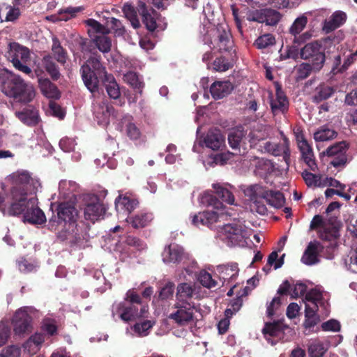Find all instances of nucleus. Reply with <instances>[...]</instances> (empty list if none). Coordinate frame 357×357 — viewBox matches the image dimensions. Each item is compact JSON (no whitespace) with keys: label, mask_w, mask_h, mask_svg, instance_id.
<instances>
[{"label":"nucleus","mask_w":357,"mask_h":357,"mask_svg":"<svg viewBox=\"0 0 357 357\" xmlns=\"http://www.w3.org/2000/svg\"><path fill=\"white\" fill-rule=\"evenodd\" d=\"M82 79L86 87L91 92H99V79L105 86L109 98H112V82L105 68L96 58H90L80 69Z\"/></svg>","instance_id":"1"},{"label":"nucleus","mask_w":357,"mask_h":357,"mask_svg":"<svg viewBox=\"0 0 357 357\" xmlns=\"http://www.w3.org/2000/svg\"><path fill=\"white\" fill-rule=\"evenodd\" d=\"M0 77L2 92L16 102L27 103L35 97L33 88L17 75L8 73Z\"/></svg>","instance_id":"2"},{"label":"nucleus","mask_w":357,"mask_h":357,"mask_svg":"<svg viewBox=\"0 0 357 357\" xmlns=\"http://www.w3.org/2000/svg\"><path fill=\"white\" fill-rule=\"evenodd\" d=\"M147 312L148 305L142 301L138 294L132 290L127 292L126 301L121 303L117 310L120 318L125 321L145 317Z\"/></svg>","instance_id":"3"},{"label":"nucleus","mask_w":357,"mask_h":357,"mask_svg":"<svg viewBox=\"0 0 357 357\" xmlns=\"http://www.w3.org/2000/svg\"><path fill=\"white\" fill-rule=\"evenodd\" d=\"M11 181V196L17 197L21 194L29 195L36 193L40 186L39 181L33 178L26 170H17L9 176Z\"/></svg>","instance_id":"4"},{"label":"nucleus","mask_w":357,"mask_h":357,"mask_svg":"<svg viewBox=\"0 0 357 357\" xmlns=\"http://www.w3.org/2000/svg\"><path fill=\"white\" fill-rule=\"evenodd\" d=\"M106 24H102L97 20L89 18L84 21V24L89 27L88 33L93 40L96 46L102 52H108L110 50L112 43L108 34L111 29Z\"/></svg>","instance_id":"5"},{"label":"nucleus","mask_w":357,"mask_h":357,"mask_svg":"<svg viewBox=\"0 0 357 357\" xmlns=\"http://www.w3.org/2000/svg\"><path fill=\"white\" fill-rule=\"evenodd\" d=\"M310 229L312 230L320 228L319 231V237L326 242H328L327 249L334 251L337 246V239L340 236L339 228L331 221H324L320 215H315L310 222Z\"/></svg>","instance_id":"6"},{"label":"nucleus","mask_w":357,"mask_h":357,"mask_svg":"<svg viewBox=\"0 0 357 357\" xmlns=\"http://www.w3.org/2000/svg\"><path fill=\"white\" fill-rule=\"evenodd\" d=\"M6 57L17 70L27 75L32 73L31 69L26 65L31 59V53L28 47L16 42L10 43L6 52Z\"/></svg>","instance_id":"7"},{"label":"nucleus","mask_w":357,"mask_h":357,"mask_svg":"<svg viewBox=\"0 0 357 357\" xmlns=\"http://www.w3.org/2000/svg\"><path fill=\"white\" fill-rule=\"evenodd\" d=\"M211 43L213 49L218 53H229L231 56L235 53L232 35L227 24H218L213 30Z\"/></svg>","instance_id":"8"},{"label":"nucleus","mask_w":357,"mask_h":357,"mask_svg":"<svg viewBox=\"0 0 357 357\" xmlns=\"http://www.w3.org/2000/svg\"><path fill=\"white\" fill-rule=\"evenodd\" d=\"M137 11L143 24L149 31L153 32L158 28L164 29L166 27L165 17L155 11L149 3L139 1Z\"/></svg>","instance_id":"9"},{"label":"nucleus","mask_w":357,"mask_h":357,"mask_svg":"<svg viewBox=\"0 0 357 357\" xmlns=\"http://www.w3.org/2000/svg\"><path fill=\"white\" fill-rule=\"evenodd\" d=\"M57 215H53L49 220L47 227L52 231L59 230L60 225H72L77 222V210L68 203H61L56 208Z\"/></svg>","instance_id":"10"},{"label":"nucleus","mask_w":357,"mask_h":357,"mask_svg":"<svg viewBox=\"0 0 357 357\" xmlns=\"http://www.w3.org/2000/svg\"><path fill=\"white\" fill-rule=\"evenodd\" d=\"M300 56L302 59L307 60L314 66V72L320 71L326 61L324 50L317 40L305 45L301 50Z\"/></svg>","instance_id":"11"},{"label":"nucleus","mask_w":357,"mask_h":357,"mask_svg":"<svg viewBox=\"0 0 357 357\" xmlns=\"http://www.w3.org/2000/svg\"><path fill=\"white\" fill-rule=\"evenodd\" d=\"M84 218L94 223L95 221L103 218L106 209L99 197L94 194H86L84 196Z\"/></svg>","instance_id":"12"},{"label":"nucleus","mask_w":357,"mask_h":357,"mask_svg":"<svg viewBox=\"0 0 357 357\" xmlns=\"http://www.w3.org/2000/svg\"><path fill=\"white\" fill-rule=\"evenodd\" d=\"M176 310L168 318L178 326H185L194 320L195 304L176 302L173 307Z\"/></svg>","instance_id":"13"},{"label":"nucleus","mask_w":357,"mask_h":357,"mask_svg":"<svg viewBox=\"0 0 357 357\" xmlns=\"http://www.w3.org/2000/svg\"><path fill=\"white\" fill-rule=\"evenodd\" d=\"M348 144L345 141L334 144L327 148L324 154L328 157H333L330 164L334 167H343L347 162V151Z\"/></svg>","instance_id":"14"},{"label":"nucleus","mask_w":357,"mask_h":357,"mask_svg":"<svg viewBox=\"0 0 357 357\" xmlns=\"http://www.w3.org/2000/svg\"><path fill=\"white\" fill-rule=\"evenodd\" d=\"M327 245H324L318 241L310 242L301 257V261L308 266L315 264L319 262L318 255L319 252H324L326 248L327 258L332 259L333 257V252L327 249Z\"/></svg>","instance_id":"15"},{"label":"nucleus","mask_w":357,"mask_h":357,"mask_svg":"<svg viewBox=\"0 0 357 357\" xmlns=\"http://www.w3.org/2000/svg\"><path fill=\"white\" fill-rule=\"evenodd\" d=\"M275 98H271L270 100L271 112L273 115H277L280 113L284 114L289 109V100L285 93L282 91L280 84L275 82Z\"/></svg>","instance_id":"16"},{"label":"nucleus","mask_w":357,"mask_h":357,"mask_svg":"<svg viewBox=\"0 0 357 357\" xmlns=\"http://www.w3.org/2000/svg\"><path fill=\"white\" fill-rule=\"evenodd\" d=\"M115 209L118 213H125L127 217L139 205V201L132 195L126 193L119 195L115 199Z\"/></svg>","instance_id":"17"},{"label":"nucleus","mask_w":357,"mask_h":357,"mask_svg":"<svg viewBox=\"0 0 357 357\" xmlns=\"http://www.w3.org/2000/svg\"><path fill=\"white\" fill-rule=\"evenodd\" d=\"M56 231L57 232V238L60 241H68L72 245L77 243L82 238L79 232L77 223H73L72 225L63 224Z\"/></svg>","instance_id":"18"},{"label":"nucleus","mask_w":357,"mask_h":357,"mask_svg":"<svg viewBox=\"0 0 357 357\" xmlns=\"http://www.w3.org/2000/svg\"><path fill=\"white\" fill-rule=\"evenodd\" d=\"M27 203L28 208L24 214V221L35 225L45 222L46 217L43 211L37 206L36 199L29 198V202Z\"/></svg>","instance_id":"19"},{"label":"nucleus","mask_w":357,"mask_h":357,"mask_svg":"<svg viewBox=\"0 0 357 357\" xmlns=\"http://www.w3.org/2000/svg\"><path fill=\"white\" fill-rule=\"evenodd\" d=\"M32 317L26 311L18 310L15 312L13 324L15 334L22 335L31 330Z\"/></svg>","instance_id":"20"},{"label":"nucleus","mask_w":357,"mask_h":357,"mask_svg":"<svg viewBox=\"0 0 357 357\" xmlns=\"http://www.w3.org/2000/svg\"><path fill=\"white\" fill-rule=\"evenodd\" d=\"M15 116L25 125L36 126L40 121L38 110L31 105H28L22 110L16 112Z\"/></svg>","instance_id":"21"},{"label":"nucleus","mask_w":357,"mask_h":357,"mask_svg":"<svg viewBox=\"0 0 357 357\" xmlns=\"http://www.w3.org/2000/svg\"><path fill=\"white\" fill-rule=\"evenodd\" d=\"M289 326L284 324V319H279L273 322H266L262 328L264 337L270 342L269 337H280Z\"/></svg>","instance_id":"22"},{"label":"nucleus","mask_w":357,"mask_h":357,"mask_svg":"<svg viewBox=\"0 0 357 357\" xmlns=\"http://www.w3.org/2000/svg\"><path fill=\"white\" fill-rule=\"evenodd\" d=\"M347 14L342 10L335 11L323 23L322 30L329 33L342 26L347 21Z\"/></svg>","instance_id":"23"},{"label":"nucleus","mask_w":357,"mask_h":357,"mask_svg":"<svg viewBox=\"0 0 357 357\" xmlns=\"http://www.w3.org/2000/svg\"><path fill=\"white\" fill-rule=\"evenodd\" d=\"M133 118L130 115H126L117 126V130L121 132L125 131L127 136L131 140H137L141 136L139 128L133 123Z\"/></svg>","instance_id":"24"},{"label":"nucleus","mask_w":357,"mask_h":357,"mask_svg":"<svg viewBox=\"0 0 357 357\" xmlns=\"http://www.w3.org/2000/svg\"><path fill=\"white\" fill-rule=\"evenodd\" d=\"M234 90V85L229 81H215L210 87V92L215 100L223 98Z\"/></svg>","instance_id":"25"},{"label":"nucleus","mask_w":357,"mask_h":357,"mask_svg":"<svg viewBox=\"0 0 357 357\" xmlns=\"http://www.w3.org/2000/svg\"><path fill=\"white\" fill-rule=\"evenodd\" d=\"M222 233L226 238L232 243L241 241L242 234L244 231V227L240 221H235L232 223H228L222 228Z\"/></svg>","instance_id":"26"},{"label":"nucleus","mask_w":357,"mask_h":357,"mask_svg":"<svg viewBox=\"0 0 357 357\" xmlns=\"http://www.w3.org/2000/svg\"><path fill=\"white\" fill-rule=\"evenodd\" d=\"M162 256L165 263L178 264L185 258V252L179 245H169L165 249Z\"/></svg>","instance_id":"27"},{"label":"nucleus","mask_w":357,"mask_h":357,"mask_svg":"<svg viewBox=\"0 0 357 357\" xmlns=\"http://www.w3.org/2000/svg\"><path fill=\"white\" fill-rule=\"evenodd\" d=\"M264 151L275 156L282 155L287 166L290 160V150L287 145L266 142L263 146Z\"/></svg>","instance_id":"28"},{"label":"nucleus","mask_w":357,"mask_h":357,"mask_svg":"<svg viewBox=\"0 0 357 357\" xmlns=\"http://www.w3.org/2000/svg\"><path fill=\"white\" fill-rule=\"evenodd\" d=\"M298 149L301 153L302 159L309 168L315 172L317 169V165L315 162L312 146L308 144L307 140H302L298 142Z\"/></svg>","instance_id":"29"},{"label":"nucleus","mask_w":357,"mask_h":357,"mask_svg":"<svg viewBox=\"0 0 357 357\" xmlns=\"http://www.w3.org/2000/svg\"><path fill=\"white\" fill-rule=\"evenodd\" d=\"M218 215L214 211L199 212L192 216V224L195 227L207 226L210 227L216 222Z\"/></svg>","instance_id":"30"},{"label":"nucleus","mask_w":357,"mask_h":357,"mask_svg":"<svg viewBox=\"0 0 357 357\" xmlns=\"http://www.w3.org/2000/svg\"><path fill=\"white\" fill-rule=\"evenodd\" d=\"M195 294V288L190 284L183 282L176 287V298L177 303H195L191 300Z\"/></svg>","instance_id":"31"},{"label":"nucleus","mask_w":357,"mask_h":357,"mask_svg":"<svg viewBox=\"0 0 357 357\" xmlns=\"http://www.w3.org/2000/svg\"><path fill=\"white\" fill-rule=\"evenodd\" d=\"M27 195H28L21 194L17 197L12 196L13 202L8 210L10 215H18L22 213H25L28 208L27 202H29Z\"/></svg>","instance_id":"32"},{"label":"nucleus","mask_w":357,"mask_h":357,"mask_svg":"<svg viewBox=\"0 0 357 357\" xmlns=\"http://www.w3.org/2000/svg\"><path fill=\"white\" fill-rule=\"evenodd\" d=\"M217 269L220 274V279L223 280V282L235 280L239 271L238 264L236 262L219 265Z\"/></svg>","instance_id":"33"},{"label":"nucleus","mask_w":357,"mask_h":357,"mask_svg":"<svg viewBox=\"0 0 357 357\" xmlns=\"http://www.w3.org/2000/svg\"><path fill=\"white\" fill-rule=\"evenodd\" d=\"M268 190L266 188L259 185L254 184L248 186L245 190V195L249 197L253 203H259L261 199H265Z\"/></svg>","instance_id":"34"},{"label":"nucleus","mask_w":357,"mask_h":357,"mask_svg":"<svg viewBox=\"0 0 357 357\" xmlns=\"http://www.w3.org/2000/svg\"><path fill=\"white\" fill-rule=\"evenodd\" d=\"M204 145L212 150H218L224 142V138L220 130H209L203 141Z\"/></svg>","instance_id":"35"},{"label":"nucleus","mask_w":357,"mask_h":357,"mask_svg":"<svg viewBox=\"0 0 357 357\" xmlns=\"http://www.w3.org/2000/svg\"><path fill=\"white\" fill-rule=\"evenodd\" d=\"M335 92V89L326 83H321L318 85L312 96V102L319 103L330 98Z\"/></svg>","instance_id":"36"},{"label":"nucleus","mask_w":357,"mask_h":357,"mask_svg":"<svg viewBox=\"0 0 357 357\" xmlns=\"http://www.w3.org/2000/svg\"><path fill=\"white\" fill-rule=\"evenodd\" d=\"M38 84L41 93L48 98L59 99L60 92L57 86L48 78H38Z\"/></svg>","instance_id":"37"},{"label":"nucleus","mask_w":357,"mask_h":357,"mask_svg":"<svg viewBox=\"0 0 357 357\" xmlns=\"http://www.w3.org/2000/svg\"><path fill=\"white\" fill-rule=\"evenodd\" d=\"M153 219V213L141 212L130 218L128 216L126 220L127 222L130 223L133 228L139 229L148 226Z\"/></svg>","instance_id":"38"},{"label":"nucleus","mask_w":357,"mask_h":357,"mask_svg":"<svg viewBox=\"0 0 357 357\" xmlns=\"http://www.w3.org/2000/svg\"><path fill=\"white\" fill-rule=\"evenodd\" d=\"M41 66L45 69L47 73L50 75L51 78L57 81L60 77L61 73L58 66L54 62V59L50 54L45 55L41 59Z\"/></svg>","instance_id":"39"},{"label":"nucleus","mask_w":357,"mask_h":357,"mask_svg":"<svg viewBox=\"0 0 357 357\" xmlns=\"http://www.w3.org/2000/svg\"><path fill=\"white\" fill-rule=\"evenodd\" d=\"M51 50L54 55V59L57 61L59 63L64 66L68 59V52L66 49H64L56 37L52 38V45Z\"/></svg>","instance_id":"40"},{"label":"nucleus","mask_w":357,"mask_h":357,"mask_svg":"<svg viewBox=\"0 0 357 357\" xmlns=\"http://www.w3.org/2000/svg\"><path fill=\"white\" fill-rule=\"evenodd\" d=\"M123 80L139 94L142 93L144 82L142 77L135 72L128 71L123 75Z\"/></svg>","instance_id":"41"},{"label":"nucleus","mask_w":357,"mask_h":357,"mask_svg":"<svg viewBox=\"0 0 357 357\" xmlns=\"http://www.w3.org/2000/svg\"><path fill=\"white\" fill-rule=\"evenodd\" d=\"M273 164L269 160L257 158L255 169V173L257 176L261 178H265L273 172Z\"/></svg>","instance_id":"42"},{"label":"nucleus","mask_w":357,"mask_h":357,"mask_svg":"<svg viewBox=\"0 0 357 357\" xmlns=\"http://www.w3.org/2000/svg\"><path fill=\"white\" fill-rule=\"evenodd\" d=\"M233 66L232 59L221 55L216 57L212 63V69L215 72L222 73L231 69Z\"/></svg>","instance_id":"43"},{"label":"nucleus","mask_w":357,"mask_h":357,"mask_svg":"<svg viewBox=\"0 0 357 357\" xmlns=\"http://www.w3.org/2000/svg\"><path fill=\"white\" fill-rule=\"evenodd\" d=\"M123 12L126 17L130 22L133 28L138 29L141 26L140 22L137 17V14H139L137 8L135 9L131 3H126L123 7Z\"/></svg>","instance_id":"44"},{"label":"nucleus","mask_w":357,"mask_h":357,"mask_svg":"<svg viewBox=\"0 0 357 357\" xmlns=\"http://www.w3.org/2000/svg\"><path fill=\"white\" fill-rule=\"evenodd\" d=\"M110 107L109 105H100L96 112V118L100 126H108L110 121Z\"/></svg>","instance_id":"45"},{"label":"nucleus","mask_w":357,"mask_h":357,"mask_svg":"<svg viewBox=\"0 0 357 357\" xmlns=\"http://www.w3.org/2000/svg\"><path fill=\"white\" fill-rule=\"evenodd\" d=\"M265 200L268 204L277 208H281L285 202L284 195L280 191L274 190H268Z\"/></svg>","instance_id":"46"},{"label":"nucleus","mask_w":357,"mask_h":357,"mask_svg":"<svg viewBox=\"0 0 357 357\" xmlns=\"http://www.w3.org/2000/svg\"><path fill=\"white\" fill-rule=\"evenodd\" d=\"M213 187L215 190V194L222 202H226L229 204H234L235 199L231 191L219 184H213Z\"/></svg>","instance_id":"47"},{"label":"nucleus","mask_w":357,"mask_h":357,"mask_svg":"<svg viewBox=\"0 0 357 357\" xmlns=\"http://www.w3.org/2000/svg\"><path fill=\"white\" fill-rule=\"evenodd\" d=\"M243 137L244 132L241 130H233L228 135V142L229 146L239 155L241 154L239 146Z\"/></svg>","instance_id":"48"},{"label":"nucleus","mask_w":357,"mask_h":357,"mask_svg":"<svg viewBox=\"0 0 357 357\" xmlns=\"http://www.w3.org/2000/svg\"><path fill=\"white\" fill-rule=\"evenodd\" d=\"M337 135L334 130L323 126L314 133V139L316 142H325L335 138Z\"/></svg>","instance_id":"49"},{"label":"nucleus","mask_w":357,"mask_h":357,"mask_svg":"<svg viewBox=\"0 0 357 357\" xmlns=\"http://www.w3.org/2000/svg\"><path fill=\"white\" fill-rule=\"evenodd\" d=\"M41 330L49 336H54L58 333V324L54 319L46 317L41 322Z\"/></svg>","instance_id":"50"},{"label":"nucleus","mask_w":357,"mask_h":357,"mask_svg":"<svg viewBox=\"0 0 357 357\" xmlns=\"http://www.w3.org/2000/svg\"><path fill=\"white\" fill-rule=\"evenodd\" d=\"M307 17L305 15H302L297 17L289 28V33L296 36L301 33L307 24Z\"/></svg>","instance_id":"51"},{"label":"nucleus","mask_w":357,"mask_h":357,"mask_svg":"<svg viewBox=\"0 0 357 357\" xmlns=\"http://www.w3.org/2000/svg\"><path fill=\"white\" fill-rule=\"evenodd\" d=\"M314 72V66L310 63L303 62L298 66L296 69L297 79L303 80L307 78L312 72Z\"/></svg>","instance_id":"52"},{"label":"nucleus","mask_w":357,"mask_h":357,"mask_svg":"<svg viewBox=\"0 0 357 357\" xmlns=\"http://www.w3.org/2000/svg\"><path fill=\"white\" fill-rule=\"evenodd\" d=\"M121 91L126 95V92H128L126 88L123 87L121 89L119 87V84L116 82L113 77V104L119 106H122L125 104L124 98L121 96Z\"/></svg>","instance_id":"53"},{"label":"nucleus","mask_w":357,"mask_h":357,"mask_svg":"<svg viewBox=\"0 0 357 357\" xmlns=\"http://www.w3.org/2000/svg\"><path fill=\"white\" fill-rule=\"evenodd\" d=\"M305 300L310 302L312 305L317 307V305H324L322 294L316 289H312L305 294Z\"/></svg>","instance_id":"54"},{"label":"nucleus","mask_w":357,"mask_h":357,"mask_svg":"<svg viewBox=\"0 0 357 357\" xmlns=\"http://www.w3.org/2000/svg\"><path fill=\"white\" fill-rule=\"evenodd\" d=\"M326 350L324 344L319 341L312 342L308 347V353L310 357H323Z\"/></svg>","instance_id":"55"},{"label":"nucleus","mask_w":357,"mask_h":357,"mask_svg":"<svg viewBox=\"0 0 357 357\" xmlns=\"http://www.w3.org/2000/svg\"><path fill=\"white\" fill-rule=\"evenodd\" d=\"M198 280L202 286L208 289L215 287L217 285L216 281L213 280L211 275L206 271H200Z\"/></svg>","instance_id":"56"},{"label":"nucleus","mask_w":357,"mask_h":357,"mask_svg":"<svg viewBox=\"0 0 357 357\" xmlns=\"http://www.w3.org/2000/svg\"><path fill=\"white\" fill-rule=\"evenodd\" d=\"M153 322L149 320L136 323L133 326V330L140 336H146L149 333V331L153 327Z\"/></svg>","instance_id":"57"},{"label":"nucleus","mask_w":357,"mask_h":357,"mask_svg":"<svg viewBox=\"0 0 357 357\" xmlns=\"http://www.w3.org/2000/svg\"><path fill=\"white\" fill-rule=\"evenodd\" d=\"M175 289V284L172 282H167L159 291V298L161 300H167L173 297Z\"/></svg>","instance_id":"58"},{"label":"nucleus","mask_w":357,"mask_h":357,"mask_svg":"<svg viewBox=\"0 0 357 357\" xmlns=\"http://www.w3.org/2000/svg\"><path fill=\"white\" fill-rule=\"evenodd\" d=\"M282 304L281 298L274 297L273 300L267 305L266 315L271 319L273 316L279 310Z\"/></svg>","instance_id":"59"},{"label":"nucleus","mask_w":357,"mask_h":357,"mask_svg":"<svg viewBox=\"0 0 357 357\" xmlns=\"http://www.w3.org/2000/svg\"><path fill=\"white\" fill-rule=\"evenodd\" d=\"M275 42L274 37L271 34H264L259 36L255 43V45L258 49H264L271 45H273Z\"/></svg>","instance_id":"60"},{"label":"nucleus","mask_w":357,"mask_h":357,"mask_svg":"<svg viewBox=\"0 0 357 357\" xmlns=\"http://www.w3.org/2000/svg\"><path fill=\"white\" fill-rule=\"evenodd\" d=\"M45 340V335L42 333H36L32 335L29 340L25 342L24 347H30L34 344L36 347L40 346Z\"/></svg>","instance_id":"61"},{"label":"nucleus","mask_w":357,"mask_h":357,"mask_svg":"<svg viewBox=\"0 0 357 357\" xmlns=\"http://www.w3.org/2000/svg\"><path fill=\"white\" fill-rule=\"evenodd\" d=\"M280 20V14L279 13V12L273 9L267 8V11H266V24L270 26H275L279 22Z\"/></svg>","instance_id":"62"},{"label":"nucleus","mask_w":357,"mask_h":357,"mask_svg":"<svg viewBox=\"0 0 357 357\" xmlns=\"http://www.w3.org/2000/svg\"><path fill=\"white\" fill-rule=\"evenodd\" d=\"M84 10V8L82 6H78V7H68L64 9H61L59 11V14L60 15H68V16H62L61 17V20H68L71 17H75L76 14L77 13H79Z\"/></svg>","instance_id":"63"},{"label":"nucleus","mask_w":357,"mask_h":357,"mask_svg":"<svg viewBox=\"0 0 357 357\" xmlns=\"http://www.w3.org/2000/svg\"><path fill=\"white\" fill-rule=\"evenodd\" d=\"M20 350L15 345H11L3 349L0 353V357H20Z\"/></svg>","instance_id":"64"}]
</instances>
